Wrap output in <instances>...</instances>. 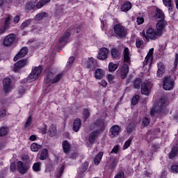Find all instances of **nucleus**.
Segmentation results:
<instances>
[{"label": "nucleus", "instance_id": "f257e3e1", "mask_svg": "<svg viewBox=\"0 0 178 178\" xmlns=\"http://www.w3.org/2000/svg\"><path fill=\"white\" fill-rule=\"evenodd\" d=\"M114 36L118 40H124L127 37L128 30L122 23H117L113 26Z\"/></svg>", "mask_w": 178, "mask_h": 178}, {"label": "nucleus", "instance_id": "f03ea898", "mask_svg": "<svg viewBox=\"0 0 178 178\" xmlns=\"http://www.w3.org/2000/svg\"><path fill=\"white\" fill-rule=\"evenodd\" d=\"M142 37L145 38L146 41H155V40L158 39V37H162V35L159 33L157 30H155L152 28V26H149L147 29L143 30L142 31Z\"/></svg>", "mask_w": 178, "mask_h": 178}, {"label": "nucleus", "instance_id": "7ed1b4c3", "mask_svg": "<svg viewBox=\"0 0 178 178\" xmlns=\"http://www.w3.org/2000/svg\"><path fill=\"white\" fill-rule=\"evenodd\" d=\"M63 79V74L60 73L55 75V72L52 71H49L46 73V77L44 78V83L45 84H56Z\"/></svg>", "mask_w": 178, "mask_h": 178}, {"label": "nucleus", "instance_id": "20e7f679", "mask_svg": "<svg viewBox=\"0 0 178 178\" xmlns=\"http://www.w3.org/2000/svg\"><path fill=\"white\" fill-rule=\"evenodd\" d=\"M175 79L170 75H166L163 78V90L172 91L175 88Z\"/></svg>", "mask_w": 178, "mask_h": 178}, {"label": "nucleus", "instance_id": "39448f33", "mask_svg": "<svg viewBox=\"0 0 178 178\" xmlns=\"http://www.w3.org/2000/svg\"><path fill=\"white\" fill-rule=\"evenodd\" d=\"M17 42V38L16 36V34L15 33H10L9 35H7L3 41V44L4 47H12L13 45H15Z\"/></svg>", "mask_w": 178, "mask_h": 178}, {"label": "nucleus", "instance_id": "423d86ee", "mask_svg": "<svg viewBox=\"0 0 178 178\" xmlns=\"http://www.w3.org/2000/svg\"><path fill=\"white\" fill-rule=\"evenodd\" d=\"M119 163V161L116 157H111L109 161L107 163L106 166L104 167L105 170H108L110 173H113L116 169L118 164Z\"/></svg>", "mask_w": 178, "mask_h": 178}, {"label": "nucleus", "instance_id": "0eeeda50", "mask_svg": "<svg viewBox=\"0 0 178 178\" xmlns=\"http://www.w3.org/2000/svg\"><path fill=\"white\" fill-rule=\"evenodd\" d=\"M43 69L44 67H42V65L35 67L33 69H32L31 74L29 75L28 80H31V81H34L35 80H37V79L40 77V74H41Z\"/></svg>", "mask_w": 178, "mask_h": 178}, {"label": "nucleus", "instance_id": "6e6552de", "mask_svg": "<svg viewBox=\"0 0 178 178\" xmlns=\"http://www.w3.org/2000/svg\"><path fill=\"white\" fill-rule=\"evenodd\" d=\"M17 168L20 175H26L30 169V164L27 163H24L22 161H19L17 162Z\"/></svg>", "mask_w": 178, "mask_h": 178}, {"label": "nucleus", "instance_id": "1a4fd4ad", "mask_svg": "<svg viewBox=\"0 0 178 178\" xmlns=\"http://www.w3.org/2000/svg\"><path fill=\"white\" fill-rule=\"evenodd\" d=\"M72 35V29H67L59 38V44H67L70 40V36Z\"/></svg>", "mask_w": 178, "mask_h": 178}, {"label": "nucleus", "instance_id": "9d476101", "mask_svg": "<svg viewBox=\"0 0 178 178\" xmlns=\"http://www.w3.org/2000/svg\"><path fill=\"white\" fill-rule=\"evenodd\" d=\"M152 88V83L151 82H144L141 84L140 91L141 94L143 95H147L148 97L151 92V89Z\"/></svg>", "mask_w": 178, "mask_h": 178}, {"label": "nucleus", "instance_id": "9b49d317", "mask_svg": "<svg viewBox=\"0 0 178 178\" xmlns=\"http://www.w3.org/2000/svg\"><path fill=\"white\" fill-rule=\"evenodd\" d=\"M29 65V60L27 58H23L22 60H18L14 65V72L17 73V72H20V69H23V67H26Z\"/></svg>", "mask_w": 178, "mask_h": 178}, {"label": "nucleus", "instance_id": "f8f14e48", "mask_svg": "<svg viewBox=\"0 0 178 178\" xmlns=\"http://www.w3.org/2000/svg\"><path fill=\"white\" fill-rule=\"evenodd\" d=\"M93 126L98 127V131L102 134L105 131V120L102 118L97 119L95 122H93Z\"/></svg>", "mask_w": 178, "mask_h": 178}, {"label": "nucleus", "instance_id": "ddd939ff", "mask_svg": "<svg viewBox=\"0 0 178 178\" xmlns=\"http://www.w3.org/2000/svg\"><path fill=\"white\" fill-rule=\"evenodd\" d=\"M101 132L98 130H95L92 131L88 136V142L89 143L92 145V144H95L97 143V140L98 139V137L101 136Z\"/></svg>", "mask_w": 178, "mask_h": 178}, {"label": "nucleus", "instance_id": "4468645a", "mask_svg": "<svg viewBox=\"0 0 178 178\" xmlns=\"http://www.w3.org/2000/svg\"><path fill=\"white\" fill-rule=\"evenodd\" d=\"M12 79L10 78H5L3 80V91L5 94H9L12 91Z\"/></svg>", "mask_w": 178, "mask_h": 178}, {"label": "nucleus", "instance_id": "2eb2a0df", "mask_svg": "<svg viewBox=\"0 0 178 178\" xmlns=\"http://www.w3.org/2000/svg\"><path fill=\"white\" fill-rule=\"evenodd\" d=\"M168 24V22L164 19H160L156 25V31L159 32L160 35H163V30H165V27H166V25Z\"/></svg>", "mask_w": 178, "mask_h": 178}, {"label": "nucleus", "instance_id": "dca6fc26", "mask_svg": "<svg viewBox=\"0 0 178 178\" xmlns=\"http://www.w3.org/2000/svg\"><path fill=\"white\" fill-rule=\"evenodd\" d=\"M121 131H122V127H120V126L118 124H115V125H113L111 127L109 134L112 137V138H113L115 137H118V136L120 134Z\"/></svg>", "mask_w": 178, "mask_h": 178}, {"label": "nucleus", "instance_id": "f3484780", "mask_svg": "<svg viewBox=\"0 0 178 178\" xmlns=\"http://www.w3.org/2000/svg\"><path fill=\"white\" fill-rule=\"evenodd\" d=\"M108 54H109V49L106 47H102L99 50L97 58L100 60H105V59L108 58Z\"/></svg>", "mask_w": 178, "mask_h": 178}, {"label": "nucleus", "instance_id": "a211bd4d", "mask_svg": "<svg viewBox=\"0 0 178 178\" xmlns=\"http://www.w3.org/2000/svg\"><path fill=\"white\" fill-rule=\"evenodd\" d=\"M27 54H29V48L27 47H22L18 54L14 57V62H17V60L20 59V58H24Z\"/></svg>", "mask_w": 178, "mask_h": 178}, {"label": "nucleus", "instance_id": "6ab92c4d", "mask_svg": "<svg viewBox=\"0 0 178 178\" xmlns=\"http://www.w3.org/2000/svg\"><path fill=\"white\" fill-rule=\"evenodd\" d=\"M86 67L89 69L90 72H92L97 67V60L92 57H89L86 61Z\"/></svg>", "mask_w": 178, "mask_h": 178}, {"label": "nucleus", "instance_id": "aec40b11", "mask_svg": "<svg viewBox=\"0 0 178 178\" xmlns=\"http://www.w3.org/2000/svg\"><path fill=\"white\" fill-rule=\"evenodd\" d=\"M123 62L124 63H131V53L129 47H124L123 51Z\"/></svg>", "mask_w": 178, "mask_h": 178}, {"label": "nucleus", "instance_id": "412c9836", "mask_svg": "<svg viewBox=\"0 0 178 178\" xmlns=\"http://www.w3.org/2000/svg\"><path fill=\"white\" fill-rule=\"evenodd\" d=\"M83 126V123L81 122V119L80 118H75L74 120L73 125H72V130L75 131V133H79L80 129Z\"/></svg>", "mask_w": 178, "mask_h": 178}, {"label": "nucleus", "instance_id": "4be33fe9", "mask_svg": "<svg viewBox=\"0 0 178 178\" xmlns=\"http://www.w3.org/2000/svg\"><path fill=\"white\" fill-rule=\"evenodd\" d=\"M157 72H156V77L161 78L163 76V74L166 72V68L165 65L162 62H159L157 63Z\"/></svg>", "mask_w": 178, "mask_h": 178}, {"label": "nucleus", "instance_id": "5701e85b", "mask_svg": "<svg viewBox=\"0 0 178 178\" xmlns=\"http://www.w3.org/2000/svg\"><path fill=\"white\" fill-rule=\"evenodd\" d=\"M129 65L127 63H124L121 66L120 68V77L122 80H124L126 77H127V74H129Z\"/></svg>", "mask_w": 178, "mask_h": 178}, {"label": "nucleus", "instance_id": "b1692460", "mask_svg": "<svg viewBox=\"0 0 178 178\" xmlns=\"http://www.w3.org/2000/svg\"><path fill=\"white\" fill-rule=\"evenodd\" d=\"M157 19H161V20L165 19V14L161 8H156L154 15L152 17V19L156 20Z\"/></svg>", "mask_w": 178, "mask_h": 178}, {"label": "nucleus", "instance_id": "393cba45", "mask_svg": "<svg viewBox=\"0 0 178 178\" xmlns=\"http://www.w3.org/2000/svg\"><path fill=\"white\" fill-rule=\"evenodd\" d=\"M104 76H105V70L101 68H97L95 71V78L97 80H101L104 79Z\"/></svg>", "mask_w": 178, "mask_h": 178}, {"label": "nucleus", "instance_id": "a878e982", "mask_svg": "<svg viewBox=\"0 0 178 178\" xmlns=\"http://www.w3.org/2000/svg\"><path fill=\"white\" fill-rule=\"evenodd\" d=\"M133 8V5L130 1H125L120 7L122 12L127 13Z\"/></svg>", "mask_w": 178, "mask_h": 178}, {"label": "nucleus", "instance_id": "bb28decb", "mask_svg": "<svg viewBox=\"0 0 178 178\" xmlns=\"http://www.w3.org/2000/svg\"><path fill=\"white\" fill-rule=\"evenodd\" d=\"M25 9L26 12H30L35 9V1H29L26 3Z\"/></svg>", "mask_w": 178, "mask_h": 178}, {"label": "nucleus", "instance_id": "cd10ccee", "mask_svg": "<svg viewBox=\"0 0 178 178\" xmlns=\"http://www.w3.org/2000/svg\"><path fill=\"white\" fill-rule=\"evenodd\" d=\"M176 156H178V147L174 146L168 154V158L169 159H173Z\"/></svg>", "mask_w": 178, "mask_h": 178}, {"label": "nucleus", "instance_id": "c85d7f7f", "mask_svg": "<svg viewBox=\"0 0 178 178\" xmlns=\"http://www.w3.org/2000/svg\"><path fill=\"white\" fill-rule=\"evenodd\" d=\"M63 151L65 154H69L70 152V149L72 146L69 144V141L64 140L62 143Z\"/></svg>", "mask_w": 178, "mask_h": 178}, {"label": "nucleus", "instance_id": "c756f323", "mask_svg": "<svg viewBox=\"0 0 178 178\" xmlns=\"http://www.w3.org/2000/svg\"><path fill=\"white\" fill-rule=\"evenodd\" d=\"M102 156H104V152H99L94 159V163L96 166H98L99 163H101V161H102Z\"/></svg>", "mask_w": 178, "mask_h": 178}, {"label": "nucleus", "instance_id": "7c9ffc66", "mask_svg": "<svg viewBox=\"0 0 178 178\" xmlns=\"http://www.w3.org/2000/svg\"><path fill=\"white\" fill-rule=\"evenodd\" d=\"M49 2H51V0H40V1L35 3V8L41 9V8H43L47 3H49Z\"/></svg>", "mask_w": 178, "mask_h": 178}, {"label": "nucleus", "instance_id": "2f4dec72", "mask_svg": "<svg viewBox=\"0 0 178 178\" xmlns=\"http://www.w3.org/2000/svg\"><path fill=\"white\" fill-rule=\"evenodd\" d=\"M58 131L56 130V126L55 124L50 125L49 128V134L50 137H56Z\"/></svg>", "mask_w": 178, "mask_h": 178}, {"label": "nucleus", "instance_id": "473e14b6", "mask_svg": "<svg viewBox=\"0 0 178 178\" xmlns=\"http://www.w3.org/2000/svg\"><path fill=\"white\" fill-rule=\"evenodd\" d=\"M165 106H166V99L161 98L158 103V112H162L165 109Z\"/></svg>", "mask_w": 178, "mask_h": 178}, {"label": "nucleus", "instance_id": "72a5a7b5", "mask_svg": "<svg viewBox=\"0 0 178 178\" xmlns=\"http://www.w3.org/2000/svg\"><path fill=\"white\" fill-rule=\"evenodd\" d=\"M82 119H83V122H87V119H88L90 116V109L88 108H83L82 110Z\"/></svg>", "mask_w": 178, "mask_h": 178}, {"label": "nucleus", "instance_id": "f704fd0d", "mask_svg": "<svg viewBox=\"0 0 178 178\" xmlns=\"http://www.w3.org/2000/svg\"><path fill=\"white\" fill-rule=\"evenodd\" d=\"M163 5L168 8V12L172 13L173 12V8L175 6L172 4V0H163Z\"/></svg>", "mask_w": 178, "mask_h": 178}, {"label": "nucleus", "instance_id": "c9c22d12", "mask_svg": "<svg viewBox=\"0 0 178 178\" xmlns=\"http://www.w3.org/2000/svg\"><path fill=\"white\" fill-rule=\"evenodd\" d=\"M48 156H49L48 149L47 148L42 149L40 156V161H45L48 158Z\"/></svg>", "mask_w": 178, "mask_h": 178}, {"label": "nucleus", "instance_id": "e433bc0d", "mask_svg": "<svg viewBox=\"0 0 178 178\" xmlns=\"http://www.w3.org/2000/svg\"><path fill=\"white\" fill-rule=\"evenodd\" d=\"M48 16H49L48 13L42 12L37 14L35 17V20L40 22V20H42V19H45V17H48Z\"/></svg>", "mask_w": 178, "mask_h": 178}, {"label": "nucleus", "instance_id": "4c0bfd02", "mask_svg": "<svg viewBox=\"0 0 178 178\" xmlns=\"http://www.w3.org/2000/svg\"><path fill=\"white\" fill-rule=\"evenodd\" d=\"M111 56L114 59H119L120 58V51L115 47L111 49Z\"/></svg>", "mask_w": 178, "mask_h": 178}, {"label": "nucleus", "instance_id": "58836bf2", "mask_svg": "<svg viewBox=\"0 0 178 178\" xmlns=\"http://www.w3.org/2000/svg\"><path fill=\"white\" fill-rule=\"evenodd\" d=\"M41 145H38L37 143H33L31 145V150L32 152H38L41 149Z\"/></svg>", "mask_w": 178, "mask_h": 178}, {"label": "nucleus", "instance_id": "ea45409f", "mask_svg": "<svg viewBox=\"0 0 178 178\" xmlns=\"http://www.w3.org/2000/svg\"><path fill=\"white\" fill-rule=\"evenodd\" d=\"M56 17H62V16L65 15V9L63 8H58L56 10V12L54 13Z\"/></svg>", "mask_w": 178, "mask_h": 178}, {"label": "nucleus", "instance_id": "a19ab883", "mask_svg": "<svg viewBox=\"0 0 178 178\" xmlns=\"http://www.w3.org/2000/svg\"><path fill=\"white\" fill-rule=\"evenodd\" d=\"M119 67L118 63H109L108 64V72H115Z\"/></svg>", "mask_w": 178, "mask_h": 178}, {"label": "nucleus", "instance_id": "79ce46f5", "mask_svg": "<svg viewBox=\"0 0 178 178\" xmlns=\"http://www.w3.org/2000/svg\"><path fill=\"white\" fill-rule=\"evenodd\" d=\"M9 134V130H8V127H1L0 128V137H5Z\"/></svg>", "mask_w": 178, "mask_h": 178}, {"label": "nucleus", "instance_id": "37998d69", "mask_svg": "<svg viewBox=\"0 0 178 178\" xmlns=\"http://www.w3.org/2000/svg\"><path fill=\"white\" fill-rule=\"evenodd\" d=\"M88 169V161H85L82 163L81 166L79 168L81 173H84Z\"/></svg>", "mask_w": 178, "mask_h": 178}, {"label": "nucleus", "instance_id": "c03bdc74", "mask_svg": "<svg viewBox=\"0 0 178 178\" xmlns=\"http://www.w3.org/2000/svg\"><path fill=\"white\" fill-rule=\"evenodd\" d=\"M141 83H142L141 79L136 78L133 84L134 88H136L137 90H138V88L141 87Z\"/></svg>", "mask_w": 178, "mask_h": 178}, {"label": "nucleus", "instance_id": "a18cd8bd", "mask_svg": "<svg viewBox=\"0 0 178 178\" xmlns=\"http://www.w3.org/2000/svg\"><path fill=\"white\" fill-rule=\"evenodd\" d=\"M41 163L40 162H36L33 163L32 166V169L33 172H41Z\"/></svg>", "mask_w": 178, "mask_h": 178}, {"label": "nucleus", "instance_id": "49530a36", "mask_svg": "<svg viewBox=\"0 0 178 178\" xmlns=\"http://www.w3.org/2000/svg\"><path fill=\"white\" fill-rule=\"evenodd\" d=\"M139 102H140V96L138 95H135L132 97L131 104V105L135 106V105H137Z\"/></svg>", "mask_w": 178, "mask_h": 178}, {"label": "nucleus", "instance_id": "de8ad7c7", "mask_svg": "<svg viewBox=\"0 0 178 178\" xmlns=\"http://www.w3.org/2000/svg\"><path fill=\"white\" fill-rule=\"evenodd\" d=\"M10 16L6 17L4 19L3 26L9 29V28L10 27Z\"/></svg>", "mask_w": 178, "mask_h": 178}, {"label": "nucleus", "instance_id": "09e8293b", "mask_svg": "<svg viewBox=\"0 0 178 178\" xmlns=\"http://www.w3.org/2000/svg\"><path fill=\"white\" fill-rule=\"evenodd\" d=\"M134 127H136V124L134 122H130L127 128V132L128 134L132 133L134 130Z\"/></svg>", "mask_w": 178, "mask_h": 178}, {"label": "nucleus", "instance_id": "8fccbe9b", "mask_svg": "<svg viewBox=\"0 0 178 178\" xmlns=\"http://www.w3.org/2000/svg\"><path fill=\"white\" fill-rule=\"evenodd\" d=\"M133 141V138L130 137L124 144L123 149H127L130 145H131V142Z\"/></svg>", "mask_w": 178, "mask_h": 178}, {"label": "nucleus", "instance_id": "3c124183", "mask_svg": "<svg viewBox=\"0 0 178 178\" xmlns=\"http://www.w3.org/2000/svg\"><path fill=\"white\" fill-rule=\"evenodd\" d=\"M119 152H120V146L119 145H116L113 147L110 154H119Z\"/></svg>", "mask_w": 178, "mask_h": 178}, {"label": "nucleus", "instance_id": "603ef678", "mask_svg": "<svg viewBox=\"0 0 178 178\" xmlns=\"http://www.w3.org/2000/svg\"><path fill=\"white\" fill-rule=\"evenodd\" d=\"M31 123H33V116L29 115L26 119L24 127H30V126H31Z\"/></svg>", "mask_w": 178, "mask_h": 178}, {"label": "nucleus", "instance_id": "864d4df0", "mask_svg": "<svg viewBox=\"0 0 178 178\" xmlns=\"http://www.w3.org/2000/svg\"><path fill=\"white\" fill-rule=\"evenodd\" d=\"M30 24H31V19L25 20L21 24V29L23 30V29H26V27H29V26H30Z\"/></svg>", "mask_w": 178, "mask_h": 178}, {"label": "nucleus", "instance_id": "5fc2aeb1", "mask_svg": "<svg viewBox=\"0 0 178 178\" xmlns=\"http://www.w3.org/2000/svg\"><path fill=\"white\" fill-rule=\"evenodd\" d=\"M151 58H152V53L149 52L146 57L145 58L144 65H148V63H149Z\"/></svg>", "mask_w": 178, "mask_h": 178}, {"label": "nucleus", "instance_id": "6e6d98bb", "mask_svg": "<svg viewBox=\"0 0 178 178\" xmlns=\"http://www.w3.org/2000/svg\"><path fill=\"white\" fill-rule=\"evenodd\" d=\"M144 45V41L140 40V38H137L136 40V48H141V47Z\"/></svg>", "mask_w": 178, "mask_h": 178}, {"label": "nucleus", "instance_id": "4d7b16f0", "mask_svg": "<svg viewBox=\"0 0 178 178\" xmlns=\"http://www.w3.org/2000/svg\"><path fill=\"white\" fill-rule=\"evenodd\" d=\"M142 124L144 126V127H148L149 124V118L144 117L143 118Z\"/></svg>", "mask_w": 178, "mask_h": 178}, {"label": "nucleus", "instance_id": "13d9d810", "mask_svg": "<svg viewBox=\"0 0 178 178\" xmlns=\"http://www.w3.org/2000/svg\"><path fill=\"white\" fill-rule=\"evenodd\" d=\"M26 86H21L19 87V95H24V94H26Z\"/></svg>", "mask_w": 178, "mask_h": 178}, {"label": "nucleus", "instance_id": "bf43d9fd", "mask_svg": "<svg viewBox=\"0 0 178 178\" xmlns=\"http://www.w3.org/2000/svg\"><path fill=\"white\" fill-rule=\"evenodd\" d=\"M65 171V165H61V167L60 168V170L58 172V174L56 175V177L57 178H60L62 177V175H63V172Z\"/></svg>", "mask_w": 178, "mask_h": 178}, {"label": "nucleus", "instance_id": "052dcab7", "mask_svg": "<svg viewBox=\"0 0 178 178\" xmlns=\"http://www.w3.org/2000/svg\"><path fill=\"white\" fill-rule=\"evenodd\" d=\"M114 178H124V172L123 170L119 171Z\"/></svg>", "mask_w": 178, "mask_h": 178}, {"label": "nucleus", "instance_id": "680f3d73", "mask_svg": "<svg viewBox=\"0 0 178 178\" xmlns=\"http://www.w3.org/2000/svg\"><path fill=\"white\" fill-rule=\"evenodd\" d=\"M158 109H159V108L158 107H154L152 108L150 110V116H155V113H156V112H161V111H158Z\"/></svg>", "mask_w": 178, "mask_h": 178}, {"label": "nucleus", "instance_id": "e2e57ef3", "mask_svg": "<svg viewBox=\"0 0 178 178\" xmlns=\"http://www.w3.org/2000/svg\"><path fill=\"white\" fill-rule=\"evenodd\" d=\"M171 172L172 173H178V165H171Z\"/></svg>", "mask_w": 178, "mask_h": 178}, {"label": "nucleus", "instance_id": "0e129e2a", "mask_svg": "<svg viewBox=\"0 0 178 178\" xmlns=\"http://www.w3.org/2000/svg\"><path fill=\"white\" fill-rule=\"evenodd\" d=\"M48 131V126L46 125V124H43V128L40 129V132L42 134H45Z\"/></svg>", "mask_w": 178, "mask_h": 178}, {"label": "nucleus", "instance_id": "69168bd1", "mask_svg": "<svg viewBox=\"0 0 178 178\" xmlns=\"http://www.w3.org/2000/svg\"><path fill=\"white\" fill-rule=\"evenodd\" d=\"M136 22H137L138 26H140V24H143V23H144V17H137Z\"/></svg>", "mask_w": 178, "mask_h": 178}, {"label": "nucleus", "instance_id": "338daca9", "mask_svg": "<svg viewBox=\"0 0 178 178\" xmlns=\"http://www.w3.org/2000/svg\"><path fill=\"white\" fill-rule=\"evenodd\" d=\"M10 170L11 172H15V170H16V163H11L10 166Z\"/></svg>", "mask_w": 178, "mask_h": 178}, {"label": "nucleus", "instance_id": "774afa93", "mask_svg": "<svg viewBox=\"0 0 178 178\" xmlns=\"http://www.w3.org/2000/svg\"><path fill=\"white\" fill-rule=\"evenodd\" d=\"M177 65H178V53H176L175 61H174V65L175 66V67H177Z\"/></svg>", "mask_w": 178, "mask_h": 178}]
</instances>
